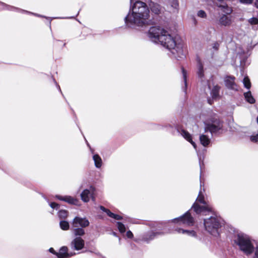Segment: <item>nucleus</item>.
<instances>
[{
  "mask_svg": "<svg viewBox=\"0 0 258 258\" xmlns=\"http://www.w3.org/2000/svg\"><path fill=\"white\" fill-rule=\"evenodd\" d=\"M250 140L254 143H258V133L255 136L250 137Z\"/></svg>",
  "mask_w": 258,
  "mask_h": 258,
  "instance_id": "f704fd0d",
  "label": "nucleus"
},
{
  "mask_svg": "<svg viewBox=\"0 0 258 258\" xmlns=\"http://www.w3.org/2000/svg\"><path fill=\"white\" fill-rule=\"evenodd\" d=\"M191 209H193L194 211L198 214L203 213L206 215L207 212L211 211L212 208L204 200V197L201 190L199 191V196L197 199V202L194 204Z\"/></svg>",
  "mask_w": 258,
  "mask_h": 258,
  "instance_id": "20e7f679",
  "label": "nucleus"
},
{
  "mask_svg": "<svg viewBox=\"0 0 258 258\" xmlns=\"http://www.w3.org/2000/svg\"><path fill=\"white\" fill-rule=\"evenodd\" d=\"M197 16L202 18H206L207 17V14L203 10H200L197 13Z\"/></svg>",
  "mask_w": 258,
  "mask_h": 258,
  "instance_id": "473e14b6",
  "label": "nucleus"
},
{
  "mask_svg": "<svg viewBox=\"0 0 258 258\" xmlns=\"http://www.w3.org/2000/svg\"><path fill=\"white\" fill-rule=\"evenodd\" d=\"M222 127V122L219 119H215L211 122L205 123V133L209 132L212 137L213 135L217 133Z\"/></svg>",
  "mask_w": 258,
  "mask_h": 258,
  "instance_id": "423d86ee",
  "label": "nucleus"
},
{
  "mask_svg": "<svg viewBox=\"0 0 258 258\" xmlns=\"http://www.w3.org/2000/svg\"><path fill=\"white\" fill-rule=\"evenodd\" d=\"M49 206L52 208V209H58L59 207V205L54 202H52L49 204Z\"/></svg>",
  "mask_w": 258,
  "mask_h": 258,
  "instance_id": "c9c22d12",
  "label": "nucleus"
},
{
  "mask_svg": "<svg viewBox=\"0 0 258 258\" xmlns=\"http://www.w3.org/2000/svg\"><path fill=\"white\" fill-rule=\"evenodd\" d=\"M178 233H182L183 234H186L188 235L191 236H195L196 235V232L194 230H186L178 228L175 229Z\"/></svg>",
  "mask_w": 258,
  "mask_h": 258,
  "instance_id": "b1692460",
  "label": "nucleus"
},
{
  "mask_svg": "<svg viewBox=\"0 0 258 258\" xmlns=\"http://www.w3.org/2000/svg\"><path fill=\"white\" fill-rule=\"evenodd\" d=\"M246 100L250 104H253L255 100L251 95L250 91H248L244 94Z\"/></svg>",
  "mask_w": 258,
  "mask_h": 258,
  "instance_id": "4be33fe9",
  "label": "nucleus"
},
{
  "mask_svg": "<svg viewBox=\"0 0 258 258\" xmlns=\"http://www.w3.org/2000/svg\"><path fill=\"white\" fill-rule=\"evenodd\" d=\"M174 220L178 223L179 225H184L187 226H192L195 223L194 219L191 216L189 211L185 213L182 216L175 219Z\"/></svg>",
  "mask_w": 258,
  "mask_h": 258,
  "instance_id": "0eeeda50",
  "label": "nucleus"
},
{
  "mask_svg": "<svg viewBox=\"0 0 258 258\" xmlns=\"http://www.w3.org/2000/svg\"><path fill=\"white\" fill-rule=\"evenodd\" d=\"M74 233L75 236L80 237L85 234V231L83 228L77 227L74 229Z\"/></svg>",
  "mask_w": 258,
  "mask_h": 258,
  "instance_id": "a878e982",
  "label": "nucleus"
},
{
  "mask_svg": "<svg viewBox=\"0 0 258 258\" xmlns=\"http://www.w3.org/2000/svg\"><path fill=\"white\" fill-rule=\"evenodd\" d=\"M234 241L239 246L240 249L246 254H251L254 250V246L251 241L249 237L246 235L238 234Z\"/></svg>",
  "mask_w": 258,
  "mask_h": 258,
  "instance_id": "7ed1b4c3",
  "label": "nucleus"
},
{
  "mask_svg": "<svg viewBox=\"0 0 258 258\" xmlns=\"http://www.w3.org/2000/svg\"><path fill=\"white\" fill-rule=\"evenodd\" d=\"M219 47V43L216 42L213 44V48L215 50H218Z\"/></svg>",
  "mask_w": 258,
  "mask_h": 258,
  "instance_id": "4c0bfd02",
  "label": "nucleus"
},
{
  "mask_svg": "<svg viewBox=\"0 0 258 258\" xmlns=\"http://www.w3.org/2000/svg\"><path fill=\"white\" fill-rule=\"evenodd\" d=\"M49 251L51 252V253H52L56 255V252L55 251V250H54V249L53 248H50L49 249Z\"/></svg>",
  "mask_w": 258,
  "mask_h": 258,
  "instance_id": "79ce46f5",
  "label": "nucleus"
},
{
  "mask_svg": "<svg viewBox=\"0 0 258 258\" xmlns=\"http://www.w3.org/2000/svg\"><path fill=\"white\" fill-rule=\"evenodd\" d=\"M95 165L97 168L101 167L102 165V159L98 154H95L93 157Z\"/></svg>",
  "mask_w": 258,
  "mask_h": 258,
  "instance_id": "5701e85b",
  "label": "nucleus"
},
{
  "mask_svg": "<svg viewBox=\"0 0 258 258\" xmlns=\"http://www.w3.org/2000/svg\"><path fill=\"white\" fill-rule=\"evenodd\" d=\"M220 89V87L218 85L213 87L211 91V95L213 99H216L218 97Z\"/></svg>",
  "mask_w": 258,
  "mask_h": 258,
  "instance_id": "412c9836",
  "label": "nucleus"
},
{
  "mask_svg": "<svg viewBox=\"0 0 258 258\" xmlns=\"http://www.w3.org/2000/svg\"><path fill=\"white\" fill-rule=\"evenodd\" d=\"M208 86H209V88H210V85H208Z\"/></svg>",
  "mask_w": 258,
  "mask_h": 258,
  "instance_id": "de8ad7c7",
  "label": "nucleus"
},
{
  "mask_svg": "<svg viewBox=\"0 0 258 258\" xmlns=\"http://www.w3.org/2000/svg\"><path fill=\"white\" fill-rule=\"evenodd\" d=\"M224 1H225V0H218V1L219 2H220V4H223V3H224Z\"/></svg>",
  "mask_w": 258,
  "mask_h": 258,
  "instance_id": "c03bdc74",
  "label": "nucleus"
},
{
  "mask_svg": "<svg viewBox=\"0 0 258 258\" xmlns=\"http://www.w3.org/2000/svg\"><path fill=\"white\" fill-rule=\"evenodd\" d=\"M218 21L220 25L222 26L229 27L232 24L233 21V19L231 16L222 14L219 17Z\"/></svg>",
  "mask_w": 258,
  "mask_h": 258,
  "instance_id": "1a4fd4ad",
  "label": "nucleus"
},
{
  "mask_svg": "<svg viewBox=\"0 0 258 258\" xmlns=\"http://www.w3.org/2000/svg\"><path fill=\"white\" fill-rule=\"evenodd\" d=\"M208 103L210 104H212V101H211V100L210 99H208Z\"/></svg>",
  "mask_w": 258,
  "mask_h": 258,
  "instance_id": "a18cd8bd",
  "label": "nucleus"
},
{
  "mask_svg": "<svg viewBox=\"0 0 258 258\" xmlns=\"http://www.w3.org/2000/svg\"><path fill=\"white\" fill-rule=\"evenodd\" d=\"M235 77L233 76H227L224 79L226 87L231 90L237 91L238 86L235 83Z\"/></svg>",
  "mask_w": 258,
  "mask_h": 258,
  "instance_id": "9d476101",
  "label": "nucleus"
},
{
  "mask_svg": "<svg viewBox=\"0 0 258 258\" xmlns=\"http://www.w3.org/2000/svg\"><path fill=\"white\" fill-rule=\"evenodd\" d=\"M162 233L161 232H150L148 233L145 234L143 237V240L148 242L152 239H153L154 238L157 237L158 235H161Z\"/></svg>",
  "mask_w": 258,
  "mask_h": 258,
  "instance_id": "f3484780",
  "label": "nucleus"
},
{
  "mask_svg": "<svg viewBox=\"0 0 258 258\" xmlns=\"http://www.w3.org/2000/svg\"><path fill=\"white\" fill-rule=\"evenodd\" d=\"M248 22L251 25H256L258 24V19L256 17H252L249 19Z\"/></svg>",
  "mask_w": 258,
  "mask_h": 258,
  "instance_id": "2f4dec72",
  "label": "nucleus"
},
{
  "mask_svg": "<svg viewBox=\"0 0 258 258\" xmlns=\"http://www.w3.org/2000/svg\"><path fill=\"white\" fill-rule=\"evenodd\" d=\"M117 227L119 230V231L121 233H124L125 231V226L121 222H117Z\"/></svg>",
  "mask_w": 258,
  "mask_h": 258,
  "instance_id": "7c9ffc66",
  "label": "nucleus"
},
{
  "mask_svg": "<svg viewBox=\"0 0 258 258\" xmlns=\"http://www.w3.org/2000/svg\"><path fill=\"white\" fill-rule=\"evenodd\" d=\"M217 6L222 12L225 13L224 14L227 15H230L233 12L232 8L229 7L226 3L217 4Z\"/></svg>",
  "mask_w": 258,
  "mask_h": 258,
  "instance_id": "2eb2a0df",
  "label": "nucleus"
},
{
  "mask_svg": "<svg viewBox=\"0 0 258 258\" xmlns=\"http://www.w3.org/2000/svg\"><path fill=\"white\" fill-rule=\"evenodd\" d=\"M200 182H201L200 186H201V187H202V180H200Z\"/></svg>",
  "mask_w": 258,
  "mask_h": 258,
  "instance_id": "49530a36",
  "label": "nucleus"
},
{
  "mask_svg": "<svg viewBox=\"0 0 258 258\" xmlns=\"http://www.w3.org/2000/svg\"><path fill=\"white\" fill-rule=\"evenodd\" d=\"M197 75L200 78H203L204 77V71L203 65L201 61L199 60L197 64Z\"/></svg>",
  "mask_w": 258,
  "mask_h": 258,
  "instance_id": "aec40b11",
  "label": "nucleus"
},
{
  "mask_svg": "<svg viewBox=\"0 0 258 258\" xmlns=\"http://www.w3.org/2000/svg\"><path fill=\"white\" fill-rule=\"evenodd\" d=\"M211 138L212 137H209L206 133H203L200 134L199 137V139L201 144L204 147L208 146L211 143Z\"/></svg>",
  "mask_w": 258,
  "mask_h": 258,
  "instance_id": "4468645a",
  "label": "nucleus"
},
{
  "mask_svg": "<svg viewBox=\"0 0 258 258\" xmlns=\"http://www.w3.org/2000/svg\"><path fill=\"white\" fill-rule=\"evenodd\" d=\"M253 258H258V248H256Z\"/></svg>",
  "mask_w": 258,
  "mask_h": 258,
  "instance_id": "a19ab883",
  "label": "nucleus"
},
{
  "mask_svg": "<svg viewBox=\"0 0 258 258\" xmlns=\"http://www.w3.org/2000/svg\"><path fill=\"white\" fill-rule=\"evenodd\" d=\"M181 70H182V75H183V78L184 84H185V86H186V85H187V81H186L187 75H186V71L183 68H182Z\"/></svg>",
  "mask_w": 258,
  "mask_h": 258,
  "instance_id": "72a5a7b5",
  "label": "nucleus"
},
{
  "mask_svg": "<svg viewBox=\"0 0 258 258\" xmlns=\"http://www.w3.org/2000/svg\"><path fill=\"white\" fill-rule=\"evenodd\" d=\"M84 240L80 237H77L71 242V245L74 249L79 250L82 249L84 246Z\"/></svg>",
  "mask_w": 258,
  "mask_h": 258,
  "instance_id": "9b49d317",
  "label": "nucleus"
},
{
  "mask_svg": "<svg viewBox=\"0 0 258 258\" xmlns=\"http://www.w3.org/2000/svg\"><path fill=\"white\" fill-rule=\"evenodd\" d=\"M148 36L155 43H160L166 48L171 50L173 54L177 53V57L181 58L184 56L183 51L179 45H177L174 38L160 26H153L150 28Z\"/></svg>",
  "mask_w": 258,
  "mask_h": 258,
  "instance_id": "f257e3e1",
  "label": "nucleus"
},
{
  "mask_svg": "<svg viewBox=\"0 0 258 258\" xmlns=\"http://www.w3.org/2000/svg\"><path fill=\"white\" fill-rule=\"evenodd\" d=\"M90 222L86 218H81L76 217L72 222V226L73 228L81 227L85 228L89 225Z\"/></svg>",
  "mask_w": 258,
  "mask_h": 258,
  "instance_id": "6e6552de",
  "label": "nucleus"
},
{
  "mask_svg": "<svg viewBox=\"0 0 258 258\" xmlns=\"http://www.w3.org/2000/svg\"><path fill=\"white\" fill-rule=\"evenodd\" d=\"M240 2L244 4H251L252 0H240Z\"/></svg>",
  "mask_w": 258,
  "mask_h": 258,
  "instance_id": "ea45409f",
  "label": "nucleus"
},
{
  "mask_svg": "<svg viewBox=\"0 0 258 258\" xmlns=\"http://www.w3.org/2000/svg\"><path fill=\"white\" fill-rule=\"evenodd\" d=\"M55 197L60 201H62L72 205H76L78 203V201L76 199L74 198L73 197H72L70 196H61L59 195H56Z\"/></svg>",
  "mask_w": 258,
  "mask_h": 258,
  "instance_id": "ddd939ff",
  "label": "nucleus"
},
{
  "mask_svg": "<svg viewBox=\"0 0 258 258\" xmlns=\"http://www.w3.org/2000/svg\"><path fill=\"white\" fill-rule=\"evenodd\" d=\"M112 218H113L115 220H121L122 219L121 216L115 214H114V216H112Z\"/></svg>",
  "mask_w": 258,
  "mask_h": 258,
  "instance_id": "e433bc0d",
  "label": "nucleus"
},
{
  "mask_svg": "<svg viewBox=\"0 0 258 258\" xmlns=\"http://www.w3.org/2000/svg\"><path fill=\"white\" fill-rule=\"evenodd\" d=\"M171 7L173 9V12H177L179 9V3L177 0H171L170 1Z\"/></svg>",
  "mask_w": 258,
  "mask_h": 258,
  "instance_id": "393cba45",
  "label": "nucleus"
},
{
  "mask_svg": "<svg viewBox=\"0 0 258 258\" xmlns=\"http://www.w3.org/2000/svg\"><path fill=\"white\" fill-rule=\"evenodd\" d=\"M100 209L103 212H105L109 217L112 218V216H114V213H112L109 210L106 209L103 206H100Z\"/></svg>",
  "mask_w": 258,
  "mask_h": 258,
  "instance_id": "c756f323",
  "label": "nucleus"
},
{
  "mask_svg": "<svg viewBox=\"0 0 258 258\" xmlns=\"http://www.w3.org/2000/svg\"><path fill=\"white\" fill-rule=\"evenodd\" d=\"M124 18L126 25L143 26L151 25L152 21L149 19V10L146 4L141 1H137Z\"/></svg>",
  "mask_w": 258,
  "mask_h": 258,
  "instance_id": "f03ea898",
  "label": "nucleus"
},
{
  "mask_svg": "<svg viewBox=\"0 0 258 258\" xmlns=\"http://www.w3.org/2000/svg\"><path fill=\"white\" fill-rule=\"evenodd\" d=\"M243 83L244 84V87L249 89L251 87V83L249 79L247 77H245L243 80Z\"/></svg>",
  "mask_w": 258,
  "mask_h": 258,
  "instance_id": "c85d7f7f",
  "label": "nucleus"
},
{
  "mask_svg": "<svg viewBox=\"0 0 258 258\" xmlns=\"http://www.w3.org/2000/svg\"><path fill=\"white\" fill-rule=\"evenodd\" d=\"M254 5L257 8H258V0L255 1L254 3Z\"/></svg>",
  "mask_w": 258,
  "mask_h": 258,
  "instance_id": "37998d69",
  "label": "nucleus"
},
{
  "mask_svg": "<svg viewBox=\"0 0 258 258\" xmlns=\"http://www.w3.org/2000/svg\"><path fill=\"white\" fill-rule=\"evenodd\" d=\"M68 248L66 246H62L60 248L58 252L56 253V255L58 258H68L71 256L69 253L67 252Z\"/></svg>",
  "mask_w": 258,
  "mask_h": 258,
  "instance_id": "a211bd4d",
  "label": "nucleus"
},
{
  "mask_svg": "<svg viewBox=\"0 0 258 258\" xmlns=\"http://www.w3.org/2000/svg\"><path fill=\"white\" fill-rule=\"evenodd\" d=\"M149 7L151 12L155 15H159L163 12V8L156 3L150 2Z\"/></svg>",
  "mask_w": 258,
  "mask_h": 258,
  "instance_id": "f8f14e48",
  "label": "nucleus"
},
{
  "mask_svg": "<svg viewBox=\"0 0 258 258\" xmlns=\"http://www.w3.org/2000/svg\"><path fill=\"white\" fill-rule=\"evenodd\" d=\"M181 135L187 141L191 143L195 149H196L197 146L196 143L192 141L191 135L185 130H181Z\"/></svg>",
  "mask_w": 258,
  "mask_h": 258,
  "instance_id": "6ab92c4d",
  "label": "nucleus"
},
{
  "mask_svg": "<svg viewBox=\"0 0 258 258\" xmlns=\"http://www.w3.org/2000/svg\"><path fill=\"white\" fill-rule=\"evenodd\" d=\"M58 217L61 219H65L68 216V212L67 210H61L58 212Z\"/></svg>",
  "mask_w": 258,
  "mask_h": 258,
  "instance_id": "cd10ccee",
  "label": "nucleus"
},
{
  "mask_svg": "<svg viewBox=\"0 0 258 258\" xmlns=\"http://www.w3.org/2000/svg\"><path fill=\"white\" fill-rule=\"evenodd\" d=\"M205 229L211 234L214 236L219 235L218 229L221 226L219 219L214 217H211L209 219L204 220Z\"/></svg>",
  "mask_w": 258,
  "mask_h": 258,
  "instance_id": "39448f33",
  "label": "nucleus"
},
{
  "mask_svg": "<svg viewBox=\"0 0 258 258\" xmlns=\"http://www.w3.org/2000/svg\"><path fill=\"white\" fill-rule=\"evenodd\" d=\"M133 234L131 231H128L126 232V236L129 238H132L133 237Z\"/></svg>",
  "mask_w": 258,
  "mask_h": 258,
  "instance_id": "58836bf2",
  "label": "nucleus"
},
{
  "mask_svg": "<svg viewBox=\"0 0 258 258\" xmlns=\"http://www.w3.org/2000/svg\"><path fill=\"white\" fill-rule=\"evenodd\" d=\"M93 192L90 191L89 189H85L81 194L82 200L84 202L89 201L90 198L92 197V200L94 201V198L92 196Z\"/></svg>",
  "mask_w": 258,
  "mask_h": 258,
  "instance_id": "dca6fc26",
  "label": "nucleus"
},
{
  "mask_svg": "<svg viewBox=\"0 0 258 258\" xmlns=\"http://www.w3.org/2000/svg\"><path fill=\"white\" fill-rule=\"evenodd\" d=\"M61 229L63 230H67L69 229V223L66 221H61L59 223Z\"/></svg>",
  "mask_w": 258,
  "mask_h": 258,
  "instance_id": "bb28decb",
  "label": "nucleus"
}]
</instances>
